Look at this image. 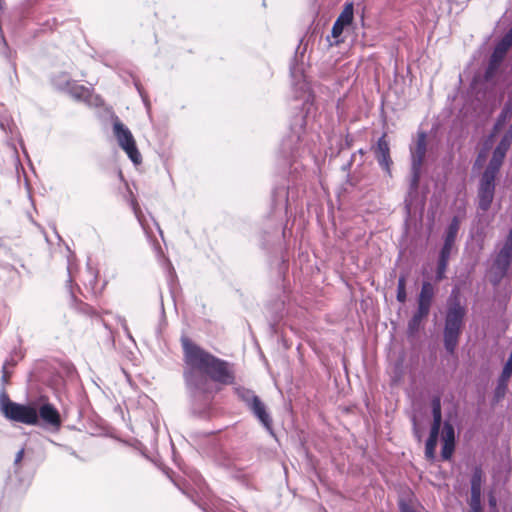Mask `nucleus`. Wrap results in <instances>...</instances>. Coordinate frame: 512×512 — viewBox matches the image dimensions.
I'll return each instance as SVG.
<instances>
[{"mask_svg":"<svg viewBox=\"0 0 512 512\" xmlns=\"http://www.w3.org/2000/svg\"><path fill=\"white\" fill-rule=\"evenodd\" d=\"M125 186H126V190H127V194L125 195V198L127 199V202L129 203L130 207L132 208L134 215L137 218L138 222L140 223L142 228L145 230L146 227H145V223H144V219H143V214H142L141 208L137 202V199L134 196L131 189L129 188L127 182H125Z\"/></svg>","mask_w":512,"mask_h":512,"instance_id":"obj_21","label":"nucleus"},{"mask_svg":"<svg viewBox=\"0 0 512 512\" xmlns=\"http://www.w3.org/2000/svg\"><path fill=\"white\" fill-rule=\"evenodd\" d=\"M97 105H98V107L101 105V103H100V99H99V98H98Z\"/></svg>","mask_w":512,"mask_h":512,"instance_id":"obj_44","label":"nucleus"},{"mask_svg":"<svg viewBox=\"0 0 512 512\" xmlns=\"http://www.w3.org/2000/svg\"><path fill=\"white\" fill-rule=\"evenodd\" d=\"M470 512H482V507L470 508Z\"/></svg>","mask_w":512,"mask_h":512,"instance_id":"obj_39","label":"nucleus"},{"mask_svg":"<svg viewBox=\"0 0 512 512\" xmlns=\"http://www.w3.org/2000/svg\"><path fill=\"white\" fill-rule=\"evenodd\" d=\"M10 364L9 361H6L3 366H2V377H1V381H2V385H6L9 381V377H10V373L8 372L7 370V366Z\"/></svg>","mask_w":512,"mask_h":512,"instance_id":"obj_33","label":"nucleus"},{"mask_svg":"<svg viewBox=\"0 0 512 512\" xmlns=\"http://www.w3.org/2000/svg\"><path fill=\"white\" fill-rule=\"evenodd\" d=\"M466 308L461 304L458 292L452 291L447 301L443 331L444 347L450 354L455 352L464 326Z\"/></svg>","mask_w":512,"mask_h":512,"instance_id":"obj_3","label":"nucleus"},{"mask_svg":"<svg viewBox=\"0 0 512 512\" xmlns=\"http://www.w3.org/2000/svg\"><path fill=\"white\" fill-rule=\"evenodd\" d=\"M306 113L297 115L291 123V133L283 143L284 148L299 149L301 146L308 147L309 141L314 142L319 138V130L326 123V116L320 113L316 116V108L313 104L306 103Z\"/></svg>","mask_w":512,"mask_h":512,"instance_id":"obj_2","label":"nucleus"},{"mask_svg":"<svg viewBox=\"0 0 512 512\" xmlns=\"http://www.w3.org/2000/svg\"><path fill=\"white\" fill-rule=\"evenodd\" d=\"M291 73H292L293 77H296L295 76V73H296V69L295 68L292 69Z\"/></svg>","mask_w":512,"mask_h":512,"instance_id":"obj_42","label":"nucleus"},{"mask_svg":"<svg viewBox=\"0 0 512 512\" xmlns=\"http://www.w3.org/2000/svg\"><path fill=\"white\" fill-rule=\"evenodd\" d=\"M53 82L57 88L68 91L75 99L83 101L88 106H93L94 95L93 88L91 86L86 87L84 85L77 84L65 73L55 77Z\"/></svg>","mask_w":512,"mask_h":512,"instance_id":"obj_8","label":"nucleus"},{"mask_svg":"<svg viewBox=\"0 0 512 512\" xmlns=\"http://www.w3.org/2000/svg\"><path fill=\"white\" fill-rule=\"evenodd\" d=\"M249 409L252 411L254 416L262 423L265 429L272 434V419L269 413L266 411V407L264 403L260 400V398H257L256 400L254 399V402L249 406Z\"/></svg>","mask_w":512,"mask_h":512,"instance_id":"obj_17","label":"nucleus"},{"mask_svg":"<svg viewBox=\"0 0 512 512\" xmlns=\"http://www.w3.org/2000/svg\"><path fill=\"white\" fill-rule=\"evenodd\" d=\"M336 20L338 23L343 24L345 27L350 25L353 20V4H346Z\"/></svg>","mask_w":512,"mask_h":512,"instance_id":"obj_26","label":"nucleus"},{"mask_svg":"<svg viewBox=\"0 0 512 512\" xmlns=\"http://www.w3.org/2000/svg\"><path fill=\"white\" fill-rule=\"evenodd\" d=\"M441 440V457L443 460H450L455 449V430L453 425L448 421H445L443 424Z\"/></svg>","mask_w":512,"mask_h":512,"instance_id":"obj_12","label":"nucleus"},{"mask_svg":"<svg viewBox=\"0 0 512 512\" xmlns=\"http://www.w3.org/2000/svg\"><path fill=\"white\" fill-rule=\"evenodd\" d=\"M344 28H345V26L341 23H338V21L336 20L332 27V31H331L332 36L334 38H338L342 34Z\"/></svg>","mask_w":512,"mask_h":512,"instance_id":"obj_32","label":"nucleus"},{"mask_svg":"<svg viewBox=\"0 0 512 512\" xmlns=\"http://www.w3.org/2000/svg\"><path fill=\"white\" fill-rule=\"evenodd\" d=\"M24 457V449H20L17 453H16V456H15V459H14V466H15V473L18 472V466H19V463L22 461Z\"/></svg>","mask_w":512,"mask_h":512,"instance_id":"obj_34","label":"nucleus"},{"mask_svg":"<svg viewBox=\"0 0 512 512\" xmlns=\"http://www.w3.org/2000/svg\"><path fill=\"white\" fill-rule=\"evenodd\" d=\"M123 328L125 330L126 335L134 342V340H133V338H132V336H131V334H130L127 326H126V324H123Z\"/></svg>","mask_w":512,"mask_h":512,"instance_id":"obj_38","label":"nucleus"},{"mask_svg":"<svg viewBox=\"0 0 512 512\" xmlns=\"http://www.w3.org/2000/svg\"><path fill=\"white\" fill-rule=\"evenodd\" d=\"M428 317V314L420 313V311H417L413 314L412 318L408 322V332L410 334L416 333L420 326L422 321Z\"/></svg>","mask_w":512,"mask_h":512,"instance_id":"obj_25","label":"nucleus"},{"mask_svg":"<svg viewBox=\"0 0 512 512\" xmlns=\"http://www.w3.org/2000/svg\"><path fill=\"white\" fill-rule=\"evenodd\" d=\"M0 413L9 421L26 425H38L37 408L10 400L3 387L0 391Z\"/></svg>","mask_w":512,"mask_h":512,"instance_id":"obj_4","label":"nucleus"},{"mask_svg":"<svg viewBox=\"0 0 512 512\" xmlns=\"http://www.w3.org/2000/svg\"><path fill=\"white\" fill-rule=\"evenodd\" d=\"M469 506L470 508L481 507V492H471Z\"/></svg>","mask_w":512,"mask_h":512,"instance_id":"obj_31","label":"nucleus"},{"mask_svg":"<svg viewBox=\"0 0 512 512\" xmlns=\"http://www.w3.org/2000/svg\"><path fill=\"white\" fill-rule=\"evenodd\" d=\"M482 487V471L476 468L471 477V492H481Z\"/></svg>","mask_w":512,"mask_h":512,"instance_id":"obj_29","label":"nucleus"},{"mask_svg":"<svg viewBox=\"0 0 512 512\" xmlns=\"http://www.w3.org/2000/svg\"><path fill=\"white\" fill-rule=\"evenodd\" d=\"M433 422L430 429L428 438L438 441L441 425H442V412H441V399L439 396L433 397L431 401Z\"/></svg>","mask_w":512,"mask_h":512,"instance_id":"obj_16","label":"nucleus"},{"mask_svg":"<svg viewBox=\"0 0 512 512\" xmlns=\"http://www.w3.org/2000/svg\"><path fill=\"white\" fill-rule=\"evenodd\" d=\"M375 155L378 164L389 173L392 160L390 158V148L389 143L386 140V135H383L378 139L375 148Z\"/></svg>","mask_w":512,"mask_h":512,"instance_id":"obj_15","label":"nucleus"},{"mask_svg":"<svg viewBox=\"0 0 512 512\" xmlns=\"http://www.w3.org/2000/svg\"><path fill=\"white\" fill-rule=\"evenodd\" d=\"M512 45V27L509 29V31L504 35V37L497 43L496 47L494 48V51L491 55L489 67L487 70V74L492 72L503 60L505 54L507 53L508 49Z\"/></svg>","mask_w":512,"mask_h":512,"instance_id":"obj_11","label":"nucleus"},{"mask_svg":"<svg viewBox=\"0 0 512 512\" xmlns=\"http://www.w3.org/2000/svg\"><path fill=\"white\" fill-rule=\"evenodd\" d=\"M2 1H3V0H0V8L2 7Z\"/></svg>","mask_w":512,"mask_h":512,"instance_id":"obj_45","label":"nucleus"},{"mask_svg":"<svg viewBox=\"0 0 512 512\" xmlns=\"http://www.w3.org/2000/svg\"><path fill=\"white\" fill-rule=\"evenodd\" d=\"M396 298L400 303H404L407 299L405 275H401L398 279Z\"/></svg>","mask_w":512,"mask_h":512,"instance_id":"obj_28","label":"nucleus"},{"mask_svg":"<svg viewBox=\"0 0 512 512\" xmlns=\"http://www.w3.org/2000/svg\"><path fill=\"white\" fill-rule=\"evenodd\" d=\"M306 87H307V83L304 81V82L302 83V85H301V88H302V89H304V88H306Z\"/></svg>","mask_w":512,"mask_h":512,"instance_id":"obj_41","label":"nucleus"},{"mask_svg":"<svg viewBox=\"0 0 512 512\" xmlns=\"http://www.w3.org/2000/svg\"><path fill=\"white\" fill-rule=\"evenodd\" d=\"M437 443V440L431 438L427 439L425 444V456L428 460H434Z\"/></svg>","mask_w":512,"mask_h":512,"instance_id":"obj_30","label":"nucleus"},{"mask_svg":"<svg viewBox=\"0 0 512 512\" xmlns=\"http://www.w3.org/2000/svg\"><path fill=\"white\" fill-rule=\"evenodd\" d=\"M38 420L41 419L47 426L58 428L61 424L60 414L50 403H45L37 409Z\"/></svg>","mask_w":512,"mask_h":512,"instance_id":"obj_14","label":"nucleus"},{"mask_svg":"<svg viewBox=\"0 0 512 512\" xmlns=\"http://www.w3.org/2000/svg\"><path fill=\"white\" fill-rule=\"evenodd\" d=\"M113 135L119 147L126 153L128 158L134 165H139L142 162V156L139 152L136 141L129 128L122 123L117 115H111Z\"/></svg>","mask_w":512,"mask_h":512,"instance_id":"obj_5","label":"nucleus"},{"mask_svg":"<svg viewBox=\"0 0 512 512\" xmlns=\"http://www.w3.org/2000/svg\"><path fill=\"white\" fill-rule=\"evenodd\" d=\"M400 512H416L406 501L401 499L399 501Z\"/></svg>","mask_w":512,"mask_h":512,"instance_id":"obj_35","label":"nucleus"},{"mask_svg":"<svg viewBox=\"0 0 512 512\" xmlns=\"http://www.w3.org/2000/svg\"><path fill=\"white\" fill-rule=\"evenodd\" d=\"M504 154L493 151L492 157L485 168L483 175L496 178L505 159Z\"/></svg>","mask_w":512,"mask_h":512,"instance_id":"obj_19","label":"nucleus"},{"mask_svg":"<svg viewBox=\"0 0 512 512\" xmlns=\"http://www.w3.org/2000/svg\"><path fill=\"white\" fill-rule=\"evenodd\" d=\"M434 296L435 288L433 284L429 281H424L417 297V311L429 315Z\"/></svg>","mask_w":512,"mask_h":512,"instance_id":"obj_13","label":"nucleus"},{"mask_svg":"<svg viewBox=\"0 0 512 512\" xmlns=\"http://www.w3.org/2000/svg\"><path fill=\"white\" fill-rule=\"evenodd\" d=\"M204 512H225L224 503L217 498L210 499L209 502L199 504Z\"/></svg>","mask_w":512,"mask_h":512,"instance_id":"obj_24","label":"nucleus"},{"mask_svg":"<svg viewBox=\"0 0 512 512\" xmlns=\"http://www.w3.org/2000/svg\"><path fill=\"white\" fill-rule=\"evenodd\" d=\"M426 155V135L420 133L415 147L411 148V180L410 190L416 191L418 188L421 168Z\"/></svg>","mask_w":512,"mask_h":512,"instance_id":"obj_9","label":"nucleus"},{"mask_svg":"<svg viewBox=\"0 0 512 512\" xmlns=\"http://www.w3.org/2000/svg\"><path fill=\"white\" fill-rule=\"evenodd\" d=\"M512 144V124L509 126L508 131L504 134L496 148L495 151L502 153L504 155L507 154V151L509 150L510 146Z\"/></svg>","mask_w":512,"mask_h":512,"instance_id":"obj_23","label":"nucleus"},{"mask_svg":"<svg viewBox=\"0 0 512 512\" xmlns=\"http://www.w3.org/2000/svg\"><path fill=\"white\" fill-rule=\"evenodd\" d=\"M489 503H490V505H495L496 504V500L493 497H491L489 499Z\"/></svg>","mask_w":512,"mask_h":512,"instance_id":"obj_40","label":"nucleus"},{"mask_svg":"<svg viewBox=\"0 0 512 512\" xmlns=\"http://www.w3.org/2000/svg\"><path fill=\"white\" fill-rule=\"evenodd\" d=\"M512 375V353H510L508 360L506 361L502 373L498 380V387L497 391H499L501 388L506 389L507 383Z\"/></svg>","mask_w":512,"mask_h":512,"instance_id":"obj_22","label":"nucleus"},{"mask_svg":"<svg viewBox=\"0 0 512 512\" xmlns=\"http://www.w3.org/2000/svg\"><path fill=\"white\" fill-rule=\"evenodd\" d=\"M132 79H133V83H134V85H135V87H136L137 91L139 92L140 96H141L142 98H144V95H143V89H142V87H141V85H140L139 81H138L134 76H132Z\"/></svg>","mask_w":512,"mask_h":512,"instance_id":"obj_36","label":"nucleus"},{"mask_svg":"<svg viewBox=\"0 0 512 512\" xmlns=\"http://www.w3.org/2000/svg\"><path fill=\"white\" fill-rule=\"evenodd\" d=\"M459 227V220L457 217H454L445 231L444 244L439 253V259L436 270V279L438 281L442 280L445 277V272L448 266L450 255L455 244Z\"/></svg>","mask_w":512,"mask_h":512,"instance_id":"obj_7","label":"nucleus"},{"mask_svg":"<svg viewBox=\"0 0 512 512\" xmlns=\"http://www.w3.org/2000/svg\"><path fill=\"white\" fill-rule=\"evenodd\" d=\"M495 179L486 175L481 176L478 188V207L482 211H487L494 198Z\"/></svg>","mask_w":512,"mask_h":512,"instance_id":"obj_10","label":"nucleus"},{"mask_svg":"<svg viewBox=\"0 0 512 512\" xmlns=\"http://www.w3.org/2000/svg\"><path fill=\"white\" fill-rule=\"evenodd\" d=\"M512 277V243L504 240L490 269V282L498 286L505 278Z\"/></svg>","mask_w":512,"mask_h":512,"instance_id":"obj_6","label":"nucleus"},{"mask_svg":"<svg viewBox=\"0 0 512 512\" xmlns=\"http://www.w3.org/2000/svg\"><path fill=\"white\" fill-rule=\"evenodd\" d=\"M272 201L275 209L287 211L288 190L285 186L276 187L272 193Z\"/></svg>","mask_w":512,"mask_h":512,"instance_id":"obj_20","label":"nucleus"},{"mask_svg":"<svg viewBox=\"0 0 512 512\" xmlns=\"http://www.w3.org/2000/svg\"><path fill=\"white\" fill-rule=\"evenodd\" d=\"M512 117V95H509L507 101L505 102L502 111L498 115L496 122L493 126L492 135L497 134L505 125V123L511 119Z\"/></svg>","mask_w":512,"mask_h":512,"instance_id":"obj_18","label":"nucleus"},{"mask_svg":"<svg viewBox=\"0 0 512 512\" xmlns=\"http://www.w3.org/2000/svg\"><path fill=\"white\" fill-rule=\"evenodd\" d=\"M102 322H103V325H104L106 328H108V324L106 323V321H105V320H102Z\"/></svg>","mask_w":512,"mask_h":512,"instance_id":"obj_43","label":"nucleus"},{"mask_svg":"<svg viewBox=\"0 0 512 512\" xmlns=\"http://www.w3.org/2000/svg\"><path fill=\"white\" fill-rule=\"evenodd\" d=\"M194 482H195L196 486L198 487V489H199L202 493H204V492H203V489H202V486H201V485H202V481H201L200 477L195 478V479H194Z\"/></svg>","mask_w":512,"mask_h":512,"instance_id":"obj_37","label":"nucleus"},{"mask_svg":"<svg viewBox=\"0 0 512 512\" xmlns=\"http://www.w3.org/2000/svg\"><path fill=\"white\" fill-rule=\"evenodd\" d=\"M236 394L238 397L245 402V404L249 407L253 402L254 399L256 400L259 398L255 393L249 389L239 387L236 389Z\"/></svg>","mask_w":512,"mask_h":512,"instance_id":"obj_27","label":"nucleus"},{"mask_svg":"<svg viewBox=\"0 0 512 512\" xmlns=\"http://www.w3.org/2000/svg\"><path fill=\"white\" fill-rule=\"evenodd\" d=\"M184 361L187 368L184 371V378L194 402V411L197 410L196 403L200 402L203 408H207L215 393L211 380L220 384L229 385L234 382V371L232 364L217 358L200 346L192 343L189 339H182Z\"/></svg>","mask_w":512,"mask_h":512,"instance_id":"obj_1","label":"nucleus"}]
</instances>
